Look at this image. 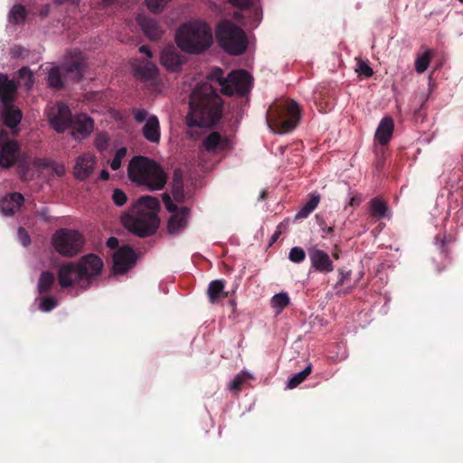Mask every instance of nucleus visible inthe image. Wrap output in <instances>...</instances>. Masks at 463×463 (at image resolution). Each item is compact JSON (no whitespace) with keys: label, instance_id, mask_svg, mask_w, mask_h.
Listing matches in <instances>:
<instances>
[{"label":"nucleus","instance_id":"f257e3e1","mask_svg":"<svg viewBox=\"0 0 463 463\" xmlns=\"http://www.w3.org/2000/svg\"><path fill=\"white\" fill-rule=\"evenodd\" d=\"M222 99L208 82L199 83L189 99L190 111L187 123L190 127H212L222 115Z\"/></svg>","mask_w":463,"mask_h":463},{"label":"nucleus","instance_id":"f03ea898","mask_svg":"<svg viewBox=\"0 0 463 463\" xmlns=\"http://www.w3.org/2000/svg\"><path fill=\"white\" fill-rule=\"evenodd\" d=\"M160 203L151 195H143L121 217L123 226L131 233L146 238L158 229Z\"/></svg>","mask_w":463,"mask_h":463},{"label":"nucleus","instance_id":"7ed1b4c3","mask_svg":"<svg viewBox=\"0 0 463 463\" xmlns=\"http://www.w3.org/2000/svg\"><path fill=\"white\" fill-rule=\"evenodd\" d=\"M175 40L183 52L201 54L213 44L212 28L202 21L189 22L178 28Z\"/></svg>","mask_w":463,"mask_h":463},{"label":"nucleus","instance_id":"20e7f679","mask_svg":"<svg viewBox=\"0 0 463 463\" xmlns=\"http://www.w3.org/2000/svg\"><path fill=\"white\" fill-rule=\"evenodd\" d=\"M128 176L137 184L145 185L150 191L161 190L167 180L164 169L153 159L135 156L128 165Z\"/></svg>","mask_w":463,"mask_h":463},{"label":"nucleus","instance_id":"39448f33","mask_svg":"<svg viewBox=\"0 0 463 463\" xmlns=\"http://www.w3.org/2000/svg\"><path fill=\"white\" fill-rule=\"evenodd\" d=\"M215 35L221 48L231 55H241L248 48L245 32L229 20L218 24Z\"/></svg>","mask_w":463,"mask_h":463},{"label":"nucleus","instance_id":"423d86ee","mask_svg":"<svg viewBox=\"0 0 463 463\" xmlns=\"http://www.w3.org/2000/svg\"><path fill=\"white\" fill-rule=\"evenodd\" d=\"M269 114L280 133L291 132L300 119V109L294 100L274 104L270 107Z\"/></svg>","mask_w":463,"mask_h":463},{"label":"nucleus","instance_id":"0eeeda50","mask_svg":"<svg viewBox=\"0 0 463 463\" xmlns=\"http://www.w3.org/2000/svg\"><path fill=\"white\" fill-rule=\"evenodd\" d=\"M84 244L82 235L75 231L66 228L60 229L52 236L54 250L65 257H73L80 252Z\"/></svg>","mask_w":463,"mask_h":463},{"label":"nucleus","instance_id":"6e6552de","mask_svg":"<svg viewBox=\"0 0 463 463\" xmlns=\"http://www.w3.org/2000/svg\"><path fill=\"white\" fill-rule=\"evenodd\" d=\"M251 87V76L244 70L231 71L226 77V83L222 93L227 96H245Z\"/></svg>","mask_w":463,"mask_h":463},{"label":"nucleus","instance_id":"1a4fd4ad","mask_svg":"<svg viewBox=\"0 0 463 463\" xmlns=\"http://www.w3.org/2000/svg\"><path fill=\"white\" fill-rule=\"evenodd\" d=\"M20 154V146L16 140L9 137L5 129L0 130V166L10 168L15 165Z\"/></svg>","mask_w":463,"mask_h":463},{"label":"nucleus","instance_id":"9d476101","mask_svg":"<svg viewBox=\"0 0 463 463\" xmlns=\"http://www.w3.org/2000/svg\"><path fill=\"white\" fill-rule=\"evenodd\" d=\"M137 254L128 245L118 249L113 254V269L115 273L123 274L130 269L137 261Z\"/></svg>","mask_w":463,"mask_h":463},{"label":"nucleus","instance_id":"9b49d317","mask_svg":"<svg viewBox=\"0 0 463 463\" xmlns=\"http://www.w3.org/2000/svg\"><path fill=\"white\" fill-rule=\"evenodd\" d=\"M85 280L82 269H79L76 263H67L60 267L58 270V281L62 288H67Z\"/></svg>","mask_w":463,"mask_h":463},{"label":"nucleus","instance_id":"f8f14e48","mask_svg":"<svg viewBox=\"0 0 463 463\" xmlns=\"http://www.w3.org/2000/svg\"><path fill=\"white\" fill-rule=\"evenodd\" d=\"M72 119L71 111L65 104H59L56 112L50 115V123L58 133H63L71 127Z\"/></svg>","mask_w":463,"mask_h":463},{"label":"nucleus","instance_id":"ddd939ff","mask_svg":"<svg viewBox=\"0 0 463 463\" xmlns=\"http://www.w3.org/2000/svg\"><path fill=\"white\" fill-rule=\"evenodd\" d=\"M2 119L3 123L5 127L11 129V133L13 136H17L19 133V129L17 126L20 124L23 118L22 110L15 107L14 103H10L8 105H2Z\"/></svg>","mask_w":463,"mask_h":463},{"label":"nucleus","instance_id":"4468645a","mask_svg":"<svg viewBox=\"0 0 463 463\" xmlns=\"http://www.w3.org/2000/svg\"><path fill=\"white\" fill-rule=\"evenodd\" d=\"M308 256L312 264V267L322 273H328L333 271L334 265L329 255L316 247L308 249Z\"/></svg>","mask_w":463,"mask_h":463},{"label":"nucleus","instance_id":"2eb2a0df","mask_svg":"<svg viewBox=\"0 0 463 463\" xmlns=\"http://www.w3.org/2000/svg\"><path fill=\"white\" fill-rule=\"evenodd\" d=\"M230 3L239 8L234 12L233 17L238 22H242L246 17H252L254 21L260 20V10L254 5V0H229Z\"/></svg>","mask_w":463,"mask_h":463},{"label":"nucleus","instance_id":"dca6fc26","mask_svg":"<svg viewBox=\"0 0 463 463\" xmlns=\"http://www.w3.org/2000/svg\"><path fill=\"white\" fill-rule=\"evenodd\" d=\"M76 264L79 269H82V276L87 280L99 275L103 268L102 260L94 254L83 257L81 261Z\"/></svg>","mask_w":463,"mask_h":463},{"label":"nucleus","instance_id":"f3484780","mask_svg":"<svg viewBox=\"0 0 463 463\" xmlns=\"http://www.w3.org/2000/svg\"><path fill=\"white\" fill-rule=\"evenodd\" d=\"M61 66L66 80H70L74 82L81 80L83 75L84 60L80 54L64 61Z\"/></svg>","mask_w":463,"mask_h":463},{"label":"nucleus","instance_id":"a211bd4d","mask_svg":"<svg viewBox=\"0 0 463 463\" xmlns=\"http://www.w3.org/2000/svg\"><path fill=\"white\" fill-rule=\"evenodd\" d=\"M96 157L90 154L79 156L74 166V175L78 180L83 181L89 178L94 170Z\"/></svg>","mask_w":463,"mask_h":463},{"label":"nucleus","instance_id":"6ab92c4d","mask_svg":"<svg viewBox=\"0 0 463 463\" xmlns=\"http://www.w3.org/2000/svg\"><path fill=\"white\" fill-rule=\"evenodd\" d=\"M18 90V84L10 80L7 74L0 72V102L2 105L14 103Z\"/></svg>","mask_w":463,"mask_h":463},{"label":"nucleus","instance_id":"aec40b11","mask_svg":"<svg viewBox=\"0 0 463 463\" xmlns=\"http://www.w3.org/2000/svg\"><path fill=\"white\" fill-rule=\"evenodd\" d=\"M71 127L74 137L81 139L90 136L93 131L94 121L86 114H80L73 118Z\"/></svg>","mask_w":463,"mask_h":463},{"label":"nucleus","instance_id":"412c9836","mask_svg":"<svg viewBox=\"0 0 463 463\" xmlns=\"http://www.w3.org/2000/svg\"><path fill=\"white\" fill-rule=\"evenodd\" d=\"M160 61L166 70L179 71L185 60L174 46H169L162 51Z\"/></svg>","mask_w":463,"mask_h":463},{"label":"nucleus","instance_id":"4be33fe9","mask_svg":"<svg viewBox=\"0 0 463 463\" xmlns=\"http://www.w3.org/2000/svg\"><path fill=\"white\" fill-rule=\"evenodd\" d=\"M137 22L141 27L145 35L147 36L150 40L156 41L161 38L163 30L161 29L157 21L146 15H138Z\"/></svg>","mask_w":463,"mask_h":463},{"label":"nucleus","instance_id":"5701e85b","mask_svg":"<svg viewBox=\"0 0 463 463\" xmlns=\"http://www.w3.org/2000/svg\"><path fill=\"white\" fill-rule=\"evenodd\" d=\"M143 137L150 143L158 144L161 137L160 124L156 116L151 115L147 118L143 128Z\"/></svg>","mask_w":463,"mask_h":463},{"label":"nucleus","instance_id":"b1692460","mask_svg":"<svg viewBox=\"0 0 463 463\" xmlns=\"http://www.w3.org/2000/svg\"><path fill=\"white\" fill-rule=\"evenodd\" d=\"M190 213L188 207H181L168 220L167 229L170 233L179 232L187 224V216Z\"/></svg>","mask_w":463,"mask_h":463},{"label":"nucleus","instance_id":"393cba45","mask_svg":"<svg viewBox=\"0 0 463 463\" xmlns=\"http://www.w3.org/2000/svg\"><path fill=\"white\" fill-rule=\"evenodd\" d=\"M24 198L20 193H11L0 201L1 212L5 215H13L23 204Z\"/></svg>","mask_w":463,"mask_h":463},{"label":"nucleus","instance_id":"a878e982","mask_svg":"<svg viewBox=\"0 0 463 463\" xmlns=\"http://www.w3.org/2000/svg\"><path fill=\"white\" fill-rule=\"evenodd\" d=\"M393 129V119L391 117H384L376 129L375 138L382 146H386L392 137Z\"/></svg>","mask_w":463,"mask_h":463},{"label":"nucleus","instance_id":"bb28decb","mask_svg":"<svg viewBox=\"0 0 463 463\" xmlns=\"http://www.w3.org/2000/svg\"><path fill=\"white\" fill-rule=\"evenodd\" d=\"M229 146V139L227 137H222L221 134L216 131L210 133L203 140V146L208 152L224 150L227 149Z\"/></svg>","mask_w":463,"mask_h":463},{"label":"nucleus","instance_id":"cd10ccee","mask_svg":"<svg viewBox=\"0 0 463 463\" xmlns=\"http://www.w3.org/2000/svg\"><path fill=\"white\" fill-rule=\"evenodd\" d=\"M133 70L135 77L145 81L155 80L158 72L156 64L148 61L136 64Z\"/></svg>","mask_w":463,"mask_h":463},{"label":"nucleus","instance_id":"c85d7f7f","mask_svg":"<svg viewBox=\"0 0 463 463\" xmlns=\"http://www.w3.org/2000/svg\"><path fill=\"white\" fill-rule=\"evenodd\" d=\"M225 280L215 279L210 282L207 289V296L212 304L217 303L221 298H226L228 294L224 291Z\"/></svg>","mask_w":463,"mask_h":463},{"label":"nucleus","instance_id":"c756f323","mask_svg":"<svg viewBox=\"0 0 463 463\" xmlns=\"http://www.w3.org/2000/svg\"><path fill=\"white\" fill-rule=\"evenodd\" d=\"M66 80V77L61 65L52 67L48 71L47 83L50 88L61 90L64 87Z\"/></svg>","mask_w":463,"mask_h":463},{"label":"nucleus","instance_id":"7c9ffc66","mask_svg":"<svg viewBox=\"0 0 463 463\" xmlns=\"http://www.w3.org/2000/svg\"><path fill=\"white\" fill-rule=\"evenodd\" d=\"M55 283V277L49 270L43 271L38 280V291L40 294L49 293Z\"/></svg>","mask_w":463,"mask_h":463},{"label":"nucleus","instance_id":"2f4dec72","mask_svg":"<svg viewBox=\"0 0 463 463\" xmlns=\"http://www.w3.org/2000/svg\"><path fill=\"white\" fill-rule=\"evenodd\" d=\"M320 202V195L313 194L310 199L301 207V209L296 213L295 219H305L307 218L318 205Z\"/></svg>","mask_w":463,"mask_h":463},{"label":"nucleus","instance_id":"473e14b6","mask_svg":"<svg viewBox=\"0 0 463 463\" xmlns=\"http://www.w3.org/2000/svg\"><path fill=\"white\" fill-rule=\"evenodd\" d=\"M172 194L175 201L182 203L184 200V191L182 175L175 171L173 176Z\"/></svg>","mask_w":463,"mask_h":463},{"label":"nucleus","instance_id":"72a5a7b5","mask_svg":"<svg viewBox=\"0 0 463 463\" xmlns=\"http://www.w3.org/2000/svg\"><path fill=\"white\" fill-rule=\"evenodd\" d=\"M387 210L385 202L381 199L373 198L370 201V213L373 217L382 219L385 217Z\"/></svg>","mask_w":463,"mask_h":463},{"label":"nucleus","instance_id":"f704fd0d","mask_svg":"<svg viewBox=\"0 0 463 463\" xmlns=\"http://www.w3.org/2000/svg\"><path fill=\"white\" fill-rule=\"evenodd\" d=\"M27 11L25 7L20 4L14 5L9 12L8 19L11 24H17L26 19Z\"/></svg>","mask_w":463,"mask_h":463},{"label":"nucleus","instance_id":"c9c22d12","mask_svg":"<svg viewBox=\"0 0 463 463\" xmlns=\"http://www.w3.org/2000/svg\"><path fill=\"white\" fill-rule=\"evenodd\" d=\"M312 372V365L308 364L303 371L294 374L288 382V388L294 389L298 385H299L301 383H303L307 377Z\"/></svg>","mask_w":463,"mask_h":463},{"label":"nucleus","instance_id":"e433bc0d","mask_svg":"<svg viewBox=\"0 0 463 463\" xmlns=\"http://www.w3.org/2000/svg\"><path fill=\"white\" fill-rule=\"evenodd\" d=\"M431 59V51L428 50L423 54L417 57L415 61V70L418 73H423L429 67Z\"/></svg>","mask_w":463,"mask_h":463},{"label":"nucleus","instance_id":"4c0bfd02","mask_svg":"<svg viewBox=\"0 0 463 463\" xmlns=\"http://www.w3.org/2000/svg\"><path fill=\"white\" fill-rule=\"evenodd\" d=\"M288 304L289 297L285 292L276 294L271 298V307L278 309V312L282 311Z\"/></svg>","mask_w":463,"mask_h":463},{"label":"nucleus","instance_id":"58836bf2","mask_svg":"<svg viewBox=\"0 0 463 463\" xmlns=\"http://www.w3.org/2000/svg\"><path fill=\"white\" fill-rule=\"evenodd\" d=\"M58 305L57 299L52 296H45L41 298L39 307L43 312H50Z\"/></svg>","mask_w":463,"mask_h":463},{"label":"nucleus","instance_id":"ea45409f","mask_svg":"<svg viewBox=\"0 0 463 463\" xmlns=\"http://www.w3.org/2000/svg\"><path fill=\"white\" fill-rule=\"evenodd\" d=\"M250 378L249 373H243L237 374L234 379L230 383V390L232 392H240L241 390L242 384Z\"/></svg>","mask_w":463,"mask_h":463},{"label":"nucleus","instance_id":"a19ab883","mask_svg":"<svg viewBox=\"0 0 463 463\" xmlns=\"http://www.w3.org/2000/svg\"><path fill=\"white\" fill-rule=\"evenodd\" d=\"M223 73L221 68H214L208 75V79L216 81L221 86V90L223 89V85L226 83V77L223 76Z\"/></svg>","mask_w":463,"mask_h":463},{"label":"nucleus","instance_id":"79ce46f5","mask_svg":"<svg viewBox=\"0 0 463 463\" xmlns=\"http://www.w3.org/2000/svg\"><path fill=\"white\" fill-rule=\"evenodd\" d=\"M288 259L294 263H301L306 259V252L301 247H293L289 251Z\"/></svg>","mask_w":463,"mask_h":463},{"label":"nucleus","instance_id":"37998d69","mask_svg":"<svg viewBox=\"0 0 463 463\" xmlns=\"http://www.w3.org/2000/svg\"><path fill=\"white\" fill-rule=\"evenodd\" d=\"M127 148L126 147H120L117 150L111 163L110 167L112 170H118L121 167V162L123 158L127 155Z\"/></svg>","mask_w":463,"mask_h":463},{"label":"nucleus","instance_id":"c03bdc74","mask_svg":"<svg viewBox=\"0 0 463 463\" xmlns=\"http://www.w3.org/2000/svg\"><path fill=\"white\" fill-rule=\"evenodd\" d=\"M18 77L21 80H26L25 86L30 89L33 84V75L28 67H23L18 71Z\"/></svg>","mask_w":463,"mask_h":463},{"label":"nucleus","instance_id":"a18cd8bd","mask_svg":"<svg viewBox=\"0 0 463 463\" xmlns=\"http://www.w3.org/2000/svg\"><path fill=\"white\" fill-rule=\"evenodd\" d=\"M147 8L153 12L157 13L164 9L165 5L171 0H145Z\"/></svg>","mask_w":463,"mask_h":463},{"label":"nucleus","instance_id":"49530a36","mask_svg":"<svg viewBox=\"0 0 463 463\" xmlns=\"http://www.w3.org/2000/svg\"><path fill=\"white\" fill-rule=\"evenodd\" d=\"M109 137L105 133H99L95 137V146L99 151H104L108 148Z\"/></svg>","mask_w":463,"mask_h":463},{"label":"nucleus","instance_id":"de8ad7c7","mask_svg":"<svg viewBox=\"0 0 463 463\" xmlns=\"http://www.w3.org/2000/svg\"><path fill=\"white\" fill-rule=\"evenodd\" d=\"M112 199L116 205L123 206L128 201V196L121 189L116 188L113 191Z\"/></svg>","mask_w":463,"mask_h":463},{"label":"nucleus","instance_id":"09e8293b","mask_svg":"<svg viewBox=\"0 0 463 463\" xmlns=\"http://www.w3.org/2000/svg\"><path fill=\"white\" fill-rule=\"evenodd\" d=\"M356 71L360 75H364L366 78H370L373 74V69L369 66V64L364 61H359L357 63Z\"/></svg>","mask_w":463,"mask_h":463},{"label":"nucleus","instance_id":"8fccbe9b","mask_svg":"<svg viewBox=\"0 0 463 463\" xmlns=\"http://www.w3.org/2000/svg\"><path fill=\"white\" fill-rule=\"evenodd\" d=\"M162 201L168 212L175 213L178 210V207L173 203L171 196L167 193L162 194Z\"/></svg>","mask_w":463,"mask_h":463},{"label":"nucleus","instance_id":"3c124183","mask_svg":"<svg viewBox=\"0 0 463 463\" xmlns=\"http://www.w3.org/2000/svg\"><path fill=\"white\" fill-rule=\"evenodd\" d=\"M132 115L137 123H142L148 118L147 111L144 109H133Z\"/></svg>","mask_w":463,"mask_h":463},{"label":"nucleus","instance_id":"603ef678","mask_svg":"<svg viewBox=\"0 0 463 463\" xmlns=\"http://www.w3.org/2000/svg\"><path fill=\"white\" fill-rule=\"evenodd\" d=\"M338 275H339V279L335 285L336 288L343 286L345 284V282L347 279H349V278L351 276V270H347L344 268L339 269Z\"/></svg>","mask_w":463,"mask_h":463},{"label":"nucleus","instance_id":"864d4df0","mask_svg":"<svg viewBox=\"0 0 463 463\" xmlns=\"http://www.w3.org/2000/svg\"><path fill=\"white\" fill-rule=\"evenodd\" d=\"M17 234H18L19 241H21V243L24 246H27L31 243V238L28 234L27 231L24 228L20 227L18 229Z\"/></svg>","mask_w":463,"mask_h":463},{"label":"nucleus","instance_id":"5fc2aeb1","mask_svg":"<svg viewBox=\"0 0 463 463\" xmlns=\"http://www.w3.org/2000/svg\"><path fill=\"white\" fill-rule=\"evenodd\" d=\"M38 215L44 220L45 222H51L52 216L50 215V212L47 208H43L38 212Z\"/></svg>","mask_w":463,"mask_h":463},{"label":"nucleus","instance_id":"6e6d98bb","mask_svg":"<svg viewBox=\"0 0 463 463\" xmlns=\"http://www.w3.org/2000/svg\"><path fill=\"white\" fill-rule=\"evenodd\" d=\"M436 241H437V244L439 245V249H440V250L442 252L446 253L444 236H442V238H441L440 234L437 235Z\"/></svg>","mask_w":463,"mask_h":463},{"label":"nucleus","instance_id":"4d7b16f0","mask_svg":"<svg viewBox=\"0 0 463 463\" xmlns=\"http://www.w3.org/2000/svg\"><path fill=\"white\" fill-rule=\"evenodd\" d=\"M107 246L110 249L118 248V240L116 237H109L107 241Z\"/></svg>","mask_w":463,"mask_h":463},{"label":"nucleus","instance_id":"13d9d810","mask_svg":"<svg viewBox=\"0 0 463 463\" xmlns=\"http://www.w3.org/2000/svg\"><path fill=\"white\" fill-rule=\"evenodd\" d=\"M139 52L141 53L146 54L148 58H152V52L150 51L149 47L146 45H142L139 47Z\"/></svg>","mask_w":463,"mask_h":463},{"label":"nucleus","instance_id":"bf43d9fd","mask_svg":"<svg viewBox=\"0 0 463 463\" xmlns=\"http://www.w3.org/2000/svg\"><path fill=\"white\" fill-rule=\"evenodd\" d=\"M99 178L103 181H107L109 179V173L108 170L106 169H102L100 174H99Z\"/></svg>","mask_w":463,"mask_h":463},{"label":"nucleus","instance_id":"052dcab7","mask_svg":"<svg viewBox=\"0 0 463 463\" xmlns=\"http://www.w3.org/2000/svg\"><path fill=\"white\" fill-rule=\"evenodd\" d=\"M360 198L359 197H356V196H353L351 199H350V202H349V205L350 206H357L360 204Z\"/></svg>","mask_w":463,"mask_h":463},{"label":"nucleus","instance_id":"680f3d73","mask_svg":"<svg viewBox=\"0 0 463 463\" xmlns=\"http://www.w3.org/2000/svg\"><path fill=\"white\" fill-rule=\"evenodd\" d=\"M22 51H23V49H22L21 47H14V48L13 49V52H13L14 56L17 57V56H20V55L22 54V53H21V52H22Z\"/></svg>","mask_w":463,"mask_h":463},{"label":"nucleus","instance_id":"e2e57ef3","mask_svg":"<svg viewBox=\"0 0 463 463\" xmlns=\"http://www.w3.org/2000/svg\"><path fill=\"white\" fill-rule=\"evenodd\" d=\"M280 235V232H276L272 236H271V239H270V244L274 243L279 237Z\"/></svg>","mask_w":463,"mask_h":463},{"label":"nucleus","instance_id":"0e129e2a","mask_svg":"<svg viewBox=\"0 0 463 463\" xmlns=\"http://www.w3.org/2000/svg\"><path fill=\"white\" fill-rule=\"evenodd\" d=\"M114 2H116V0H101V3L106 6L112 5Z\"/></svg>","mask_w":463,"mask_h":463},{"label":"nucleus","instance_id":"69168bd1","mask_svg":"<svg viewBox=\"0 0 463 463\" xmlns=\"http://www.w3.org/2000/svg\"><path fill=\"white\" fill-rule=\"evenodd\" d=\"M333 230H334V229H333V227H329V228L327 229V232H328V233H330V232H333Z\"/></svg>","mask_w":463,"mask_h":463},{"label":"nucleus","instance_id":"338daca9","mask_svg":"<svg viewBox=\"0 0 463 463\" xmlns=\"http://www.w3.org/2000/svg\"><path fill=\"white\" fill-rule=\"evenodd\" d=\"M460 3H463V0H458Z\"/></svg>","mask_w":463,"mask_h":463}]
</instances>
